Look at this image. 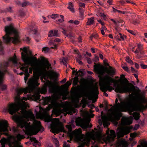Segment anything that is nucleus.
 I'll return each instance as SVG.
<instances>
[{
  "label": "nucleus",
  "instance_id": "nucleus-1",
  "mask_svg": "<svg viewBox=\"0 0 147 147\" xmlns=\"http://www.w3.org/2000/svg\"><path fill=\"white\" fill-rule=\"evenodd\" d=\"M20 49L23 51L21 53V57L22 60L24 62V64H23L20 63H18L15 55L13 57L9 59L7 61H4L3 63H0V68L2 69L5 73L7 72V68L11 62H12L14 66L17 67L19 66L20 69L24 72V80L26 83L27 81L28 78L30 76L29 73L32 74L33 70L34 76L30 78L27 83L28 87L24 88H18L16 90L17 96H16L15 100L19 104H21L22 102L24 104H25L26 102L23 100H27L30 98V95L27 94V97H24L22 99L20 97L21 94L23 93H24L25 94H26L28 92L30 93L33 91L35 87L38 86L39 84L38 83L39 78L37 75H45L48 71L47 70H49L51 68V64L49 63L47 60L45 59L44 60L45 61V66L39 67H30L28 71V65L30 63L31 59L28 54L27 49L26 47H24L23 49L21 48Z\"/></svg>",
  "mask_w": 147,
  "mask_h": 147
},
{
  "label": "nucleus",
  "instance_id": "nucleus-2",
  "mask_svg": "<svg viewBox=\"0 0 147 147\" xmlns=\"http://www.w3.org/2000/svg\"><path fill=\"white\" fill-rule=\"evenodd\" d=\"M4 30L5 34L2 37L4 43L8 44L12 41L16 44L20 42L18 32L11 25L6 26Z\"/></svg>",
  "mask_w": 147,
  "mask_h": 147
},
{
  "label": "nucleus",
  "instance_id": "nucleus-3",
  "mask_svg": "<svg viewBox=\"0 0 147 147\" xmlns=\"http://www.w3.org/2000/svg\"><path fill=\"white\" fill-rule=\"evenodd\" d=\"M15 121L18 127L13 126L12 130L14 133H18L19 130L18 127L22 129L24 128L26 130L28 129L30 127V123H28L22 117H17L15 119Z\"/></svg>",
  "mask_w": 147,
  "mask_h": 147
},
{
  "label": "nucleus",
  "instance_id": "nucleus-4",
  "mask_svg": "<svg viewBox=\"0 0 147 147\" xmlns=\"http://www.w3.org/2000/svg\"><path fill=\"white\" fill-rule=\"evenodd\" d=\"M107 84L102 85L101 88V90L103 92H104V95L106 96H108V94L105 92L107 90L111 92L114 89V88L111 86L113 85L112 83H114L115 80L109 76H107Z\"/></svg>",
  "mask_w": 147,
  "mask_h": 147
},
{
  "label": "nucleus",
  "instance_id": "nucleus-5",
  "mask_svg": "<svg viewBox=\"0 0 147 147\" xmlns=\"http://www.w3.org/2000/svg\"><path fill=\"white\" fill-rule=\"evenodd\" d=\"M33 97L36 101H39L40 102L42 103L44 105H48L49 103H51L53 101V99L52 96H47L45 97L42 96V100L40 99V95L39 93H34L33 95Z\"/></svg>",
  "mask_w": 147,
  "mask_h": 147
},
{
  "label": "nucleus",
  "instance_id": "nucleus-6",
  "mask_svg": "<svg viewBox=\"0 0 147 147\" xmlns=\"http://www.w3.org/2000/svg\"><path fill=\"white\" fill-rule=\"evenodd\" d=\"M113 86L115 88V91L116 93L121 94L131 93V89L127 86H123L117 84H114L113 85Z\"/></svg>",
  "mask_w": 147,
  "mask_h": 147
},
{
  "label": "nucleus",
  "instance_id": "nucleus-7",
  "mask_svg": "<svg viewBox=\"0 0 147 147\" xmlns=\"http://www.w3.org/2000/svg\"><path fill=\"white\" fill-rule=\"evenodd\" d=\"M115 107L116 110L113 113V115L117 121L120 119L122 116V113L120 111H125V109H122V105L120 102H117L116 103Z\"/></svg>",
  "mask_w": 147,
  "mask_h": 147
},
{
  "label": "nucleus",
  "instance_id": "nucleus-8",
  "mask_svg": "<svg viewBox=\"0 0 147 147\" xmlns=\"http://www.w3.org/2000/svg\"><path fill=\"white\" fill-rule=\"evenodd\" d=\"M19 110V108L17 105L13 103L9 104L7 107L4 109L5 111L8 112L11 115L18 113Z\"/></svg>",
  "mask_w": 147,
  "mask_h": 147
},
{
  "label": "nucleus",
  "instance_id": "nucleus-9",
  "mask_svg": "<svg viewBox=\"0 0 147 147\" xmlns=\"http://www.w3.org/2000/svg\"><path fill=\"white\" fill-rule=\"evenodd\" d=\"M29 34H30L34 35V37L35 40L37 42L39 41L40 39V36L39 34L37 33V30L32 26H30L28 30Z\"/></svg>",
  "mask_w": 147,
  "mask_h": 147
},
{
  "label": "nucleus",
  "instance_id": "nucleus-10",
  "mask_svg": "<svg viewBox=\"0 0 147 147\" xmlns=\"http://www.w3.org/2000/svg\"><path fill=\"white\" fill-rule=\"evenodd\" d=\"M36 124L34 125L32 127V129L35 131V134L40 131L42 132L44 130V128L41 125L40 121H36Z\"/></svg>",
  "mask_w": 147,
  "mask_h": 147
},
{
  "label": "nucleus",
  "instance_id": "nucleus-11",
  "mask_svg": "<svg viewBox=\"0 0 147 147\" xmlns=\"http://www.w3.org/2000/svg\"><path fill=\"white\" fill-rule=\"evenodd\" d=\"M4 74V73L0 70V88L2 90H5L6 88V86L2 84Z\"/></svg>",
  "mask_w": 147,
  "mask_h": 147
},
{
  "label": "nucleus",
  "instance_id": "nucleus-12",
  "mask_svg": "<svg viewBox=\"0 0 147 147\" xmlns=\"http://www.w3.org/2000/svg\"><path fill=\"white\" fill-rule=\"evenodd\" d=\"M60 42V40L58 38H56L54 40H51L50 41V44L52 45L53 47H51L52 49H56L57 47V45L55 44V42Z\"/></svg>",
  "mask_w": 147,
  "mask_h": 147
},
{
  "label": "nucleus",
  "instance_id": "nucleus-13",
  "mask_svg": "<svg viewBox=\"0 0 147 147\" xmlns=\"http://www.w3.org/2000/svg\"><path fill=\"white\" fill-rule=\"evenodd\" d=\"M74 121L71 120V122H69V125H66V128L69 132L71 131L72 128H74L75 127V126L74 124Z\"/></svg>",
  "mask_w": 147,
  "mask_h": 147
},
{
  "label": "nucleus",
  "instance_id": "nucleus-14",
  "mask_svg": "<svg viewBox=\"0 0 147 147\" xmlns=\"http://www.w3.org/2000/svg\"><path fill=\"white\" fill-rule=\"evenodd\" d=\"M126 36L121 33H118L117 34L116 33L115 36V38L120 41L121 40H124L125 38H126Z\"/></svg>",
  "mask_w": 147,
  "mask_h": 147
},
{
  "label": "nucleus",
  "instance_id": "nucleus-15",
  "mask_svg": "<svg viewBox=\"0 0 147 147\" xmlns=\"http://www.w3.org/2000/svg\"><path fill=\"white\" fill-rule=\"evenodd\" d=\"M58 31L57 30H55L54 31L53 30H51L49 32V33L48 34V37H52L53 36H58V35L57 33Z\"/></svg>",
  "mask_w": 147,
  "mask_h": 147
},
{
  "label": "nucleus",
  "instance_id": "nucleus-16",
  "mask_svg": "<svg viewBox=\"0 0 147 147\" xmlns=\"http://www.w3.org/2000/svg\"><path fill=\"white\" fill-rule=\"evenodd\" d=\"M44 79L46 81H43V79H42L41 81L42 82H44L45 86L46 87V88L50 82V81L48 79H47L46 78V77H45ZM43 90H44V92H47L46 88H44Z\"/></svg>",
  "mask_w": 147,
  "mask_h": 147
},
{
  "label": "nucleus",
  "instance_id": "nucleus-17",
  "mask_svg": "<svg viewBox=\"0 0 147 147\" xmlns=\"http://www.w3.org/2000/svg\"><path fill=\"white\" fill-rule=\"evenodd\" d=\"M78 84L77 82H74L73 85L74 86H75V87H74V88L75 89V91L76 92H78L80 91V86H76Z\"/></svg>",
  "mask_w": 147,
  "mask_h": 147
},
{
  "label": "nucleus",
  "instance_id": "nucleus-18",
  "mask_svg": "<svg viewBox=\"0 0 147 147\" xmlns=\"http://www.w3.org/2000/svg\"><path fill=\"white\" fill-rule=\"evenodd\" d=\"M94 17H92L88 19V20L86 23L87 25H90L93 24L94 22Z\"/></svg>",
  "mask_w": 147,
  "mask_h": 147
},
{
  "label": "nucleus",
  "instance_id": "nucleus-19",
  "mask_svg": "<svg viewBox=\"0 0 147 147\" xmlns=\"http://www.w3.org/2000/svg\"><path fill=\"white\" fill-rule=\"evenodd\" d=\"M81 127L84 130H87L88 128H91L92 127V125H90L89 123H88L82 125Z\"/></svg>",
  "mask_w": 147,
  "mask_h": 147
},
{
  "label": "nucleus",
  "instance_id": "nucleus-20",
  "mask_svg": "<svg viewBox=\"0 0 147 147\" xmlns=\"http://www.w3.org/2000/svg\"><path fill=\"white\" fill-rule=\"evenodd\" d=\"M67 8L69 9L72 12H74L75 11L74 9V5L71 2H70L69 3V6L67 7Z\"/></svg>",
  "mask_w": 147,
  "mask_h": 147
},
{
  "label": "nucleus",
  "instance_id": "nucleus-21",
  "mask_svg": "<svg viewBox=\"0 0 147 147\" xmlns=\"http://www.w3.org/2000/svg\"><path fill=\"white\" fill-rule=\"evenodd\" d=\"M7 141V140L5 138H3L0 140V142L1 145V147H5V144Z\"/></svg>",
  "mask_w": 147,
  "mask_h": 147
},
{
  "label": "nucleus",
  "instance_id": "nucleus-22",
  "mask_svg": "<svg viewBox=\"0 0 147 147\" xmlns=\"http://www.w3.org/2000/svg\"><path fill=\"white\" fill-rule=\"evenodd\" d=\"M22 137L23 136L20 134H17L16 136V138H17V140L16 141V143L19 144H20L19 142L21 141L22 139Z\"/></svg>",
  "mask_w": 147,
  "mask_h": 147
},
{
  "label": "nucleus",
  "instance_id": "nucleus-23",
  "mask_svg": "<svg viewBox=\"0 0 147 147\" xmlns=\"http://www.w3.org/2000/svg\"><path fill=\"white\" fill-rule=\"evenodd\" d=\"M120 144L122 147H128V144L127 142L125 140H122L120 142Z\"/></svg>",
  "mask_w": 147,
  "mask_h": 147
},
{
  "label": "nucleus",
  "instance_id": "nucleus-24",
  "mask_svg": "<svg viewBox=\"0 0 147 147\" xmlns=\"http://www.w3.org/2000/svg\"><path fill=\"white\" fill-rule=\"evenodd\" d=\"M63 30L62 31V32L63 34L67 37H69V38H70V39H72L74 37L73 36L71 35L70 34H67L66 33V31L64 29H63Z\"/></svg>",
  "mask_w": 147,
  "mask_h": 147
},
{
  "label": "nucleus",
  "instance_id": "nucleus-25",
  "mask_svg": "<svg viewBox=\"0 0 147 147\" xmlns=\"http://www.w3.org/2000/svg\"><path fill=\"white\" fill-rule=\"evenodd\" d=\"M110 69H108L107 71V73L110 75H114L115 74V72L114 70L111 69V67L109 66Z\"/></svg>",
  "mask_w": 147,
  "mask_h": 147
},
{
  "label": "nucleus",
  "instance_id": "nucleus-26",
  "mask_svg": "<svg viewBox=\"0 0 147 147\" xmlns=\"http://www.w3.org/2000/svg\"><path fill=\"white\" fill-rule=\"evenodd\" d=\"M4 47L2 46V42L0 41V54L3 55L4 54Z\"/></svg>",
  "mask_w": 147,
  "mask_h": 147
},
{
  "label": "nucleus",
  "instance_id": "nucleus-27",
  "mask_svg": "<svg viewBox=\"0 0 147 147\" xmlns=\"http://www.w3.org/2000/svg\"><path fill=\"white\" fill-rule=\"evenodd\" d=\"M110 132L111 133V136H113L115 134V131L114 130H111L109 131V129L106 131V133L108 135H110Z\"/></svg>",
  "mask_w": 147,
  "mask_h": 147
},
{
  "label": "nucleus",
  "instance_id": "nucleus-28",
  "mask_svg": "<svg viewBox=\"0 0 147 147\" xmlns=\"http://www.w3.org/2000/svg\"><path fill=\"white\" fill-rule=\"evenodd\" d=\"M105 117L104 116H102L101 119H99L98 120V122L100 125H101L103 123V121L105 119Z\"/></svg>",
  "mask_w": 147,
  "mask_h": 147
},
{
  "label": "nucleus",
  "instance_id": "nucleus-29",
  "mask_svg": "<svg viewBox=\"0 0 147 147\" xmlns=\"http://www.w3.org/2000/svg\"><path fill=\"white\" fill-rule=\"evenodd\" d=\"M29 4L30 3L28 1L24 0V1L23 3L21 4V5L22 7H24L27 5H29Z\"/></svg>",
  "mask_w": 147,
  "mask_h": 147
},
{
  "label": "nucleus",
  "instance_id": "nucleus-30",
  "mask_svg": "<svg viewBox=\"0 0 147 147\" xmlns=\"http://www.w3.org/2000/svg\"><path fill=\"white\" fill-rule=\"evenodd\" d=\"M92 93L95 95H98L99 94V91L98 88L96 87L92 91Z\"/></svg>",
  "mask_w": 147,
  "mask_h": 147
},
{
  "label": "nucleus",
  "instance_id": "nucleus-31",
  "mask_svg": "<svg viewBox=\"0 0 147 147\" xmlns=\"http://www.w3.org/2000/svg\"><path fill=\"white\" fill-rule=\"evenodd\" d=\"M126 61L128 63L131 65H134V63L128 57H126Z\"/></svg>",
  "mask_w": 147,
  "mask_h": 147
},
{
  "label": "nucleus",
  "instance_id": "nucleus-32",
  "mask_svg": "<svg viewBox=\"0 0 147 147\" xmlns=\"http://www.w3.org/2000/svg\"><path fill=\"white\" fill-rule=\"evenodd\" d=\"M30 140L31 142H34L35 144H38V142L36 140L35 138H30Z\"/></svg>",
  "mask_w": 147,
  "mask_h": 147
},
{
  "label": "nucleus",
  "instance_id": "nucleus-33",
  "mask_svg": "<svg viewBox=\"0 0 147 147\" xmlns=\"http://www.w3.org/2000/svg\"><path fill=\"white\" fill-rule=\"evenodd\" d=\"M142 49H143V47H138L134 52V53L136 54H138L140 51V50Z\"/></svg>",
  "mask_w": 147,
  "mask_h": 147
},
{
  "label": "nucleus",
  "instance_id": "nucleus-34",
  "mask_svg": "<svg viewBox=\"0 0 147 147\" xmlns=\"http://www.w3.org/2000/svg\"><path fill=\"white\" fill-rule=\"evenodd\" d=\"M77 133L79 136L81 135L84 136V135L82 134V131L81 129L80 128H79L77 130Z\"/></svg>",
  "mask_w": 147,
  "mask_h": 147
},
{
  "label": "nucleus",
  "instance_id": "nucleus-35",
  "mask_svg": "<svg viewBox=\"0 0 147 147\" xmlns=\"http://www.w3.org/2000/svg\"><path fill=\"white\" fill-rule=\"evenodd\" d=\"M19 15L21 17H23L25 15V13L24 12L23 10H20L19 11Z\"/></svg>",
  "mask_w": 147,
  "mask_h": 147
},
{
  "label": "nucleus",
  "instance_id": "nucleus-36",
  "mask_svg": "<svg viewBox=\"0 0 147 147\" xmlns=\"http://www.w3.org/2000/svg\"><path fill=\"white\" fill-rule=\"evenodd\" d=\"M78 72V73H80L82 76L84 75L85 73V71H84V69H80Z\"/></svg>",
  "mask_w": 147,
  "mask_h": 147
},
{
  "label": "nucleus",
  "instance_id": "nucleus-37",
  "mask_svg": "<svg viewBox=\"0 0 147 147\" xmlns=\"http://www.w3.org/2000/svg\"><path fill=\"white\" fill-rule=\"evenodd\" d=\"M135 119L136 120H138L140 118V114L139 113H136L135 116Z\"/></svg>",
  "mask_w": 147,
  "mask_h": 147
},
{
  "label": "nucleus",
  "instance_id": "nucleus-38",
  "mask_svg": "<svg viewBox=\"0 0 147 147\" xmlns=\"http://www.w3.org/2000/svg\"><path fill=\"white\" fill-rule=\"evenodd\" d=\"M60 16L61 17V18L60 19H59L58 20V22H59L60 23H61L62 22H63V21H64V20L63 19L64 18V16L62 15H60Z\"/></svg>",
  "mask_w": 147,
  "mask_h": 147
},
{
  "label": "nucleus",
  "instance_id": "nucleus-39",
  "mask_svg": "<svg viewBox=\"0 0 147 147\" xmlns=\"http://www.w3.org/2000/svg\"><path fill=\"white\" fill-rule=\"evenodd\" d=\"M140 66L143 69H146L147 68V65H145L143 64H141Z\"/></svg>",
  "mask_w": 147,
  "mask_h": 147
},
{
  "label": "nucleus",
  "instance_id": "nucleus-40",
  "mask_svg": "<svg viewBox=\"0 0 147 147\" xmlns=\"http://www.w3.org/2000/svg\"><path fill=\"white\" fill-rule=\"evenodd\" d=\"M94 68L96 71H98L99 70V66L96 64L94 65Z\"/></svg>",
  "mask_w": 147,
  "mask_h": 147
},
{
  "label": "nucleus",
  "instance_id": "nucleus-41",
  "mask_svg": "<svg viewBox=\"0 0 147 147\" xmlns=\"http://www.w3.org/2000/svg\"><path fill=\"white\" fill-rule=\"evenodd\" d=\"M58 16V15L57 14H53L51 16V17L53 19H55Z\"/></svg>",
  "mask_w": 147,
  "mask_h": 147
},
{
  "label": "nucleus",
  "instance_id": "nucleus-42",
  "mask_svg": "<svg viewBox=\"0 0 147 147\" xmlns=\"http://www.w3.org/2000/svg\"><path fill=\"white\" fill-rule=\"evenodd\" d=\"M81 15L82 16L84 15V11L83 9L81 8H79V9Z\"/></svg>",
  "mask_w": 147,
  "mask_h": 147
},
{
  "label": "nucleus",
  "instance_id": "nucleus-43",
  "mask_svg": "<svg viewBox=\"0 0 147 147\" xmlns=\"http://www.w3.org/2000/svg\"><path fill=\"white\" fill-rule=\"evenodd\" d=\"M49 50V48L47 47H43L42 49V51H44L45 52H48Z\"/></svg>",
  "mask_w": 147,
  "mask_h": 147
},
{
  "label": "nucleus",
  "instance_id": "nucleus-44",
  "mask_svg": "<svg viewBox=\"0 0 147 147\" xmlns=\"http://www.w3.org/2000/svg\"><path fill=\"white\" fill-rule=\"evenodd\" d=\"M70 145L69 144H67V142H64L63 144V147H69Z\"/></svg>",
  "mask_w": 147,
  "mask_h": 147
},
{
  "label": "nucleus",
  "instance_id": "nucleus-45",
  "mask_svg": "<svg viewBox=\"0 0 147 147\" xmlns=\"http://www.w3.org/2000/svg\"><path fill=\"white\" fill-rule=\"evenodd\" d=\"M122 68L124 70L127 71V72H128L129 71V69L127 67H126L125 66H124L122 67Z\"/></svg>",
  "mask_w": 147,
  "mask_h": 147
},
{
  "label": "nucleus",
  "instance_id": "nucleus-46",
  "mask_svg": "<svg viewBox=\"0 0 147 147\" xmlns=\"http://www.w3.org/2000/svg\"><path fill=\"white\" fill-rule=\"evenodd\" d=\"M127 31L130 33L131 34L135 35H136V33L134 32V31L130 30H127Z\"/></svg>",
  "mask_w": 147,
  "mask_h": 147
},
{
  "label": "nucleus",
  "instance_id": "nucleus-47",
  "mask_svg": "<svg viewBox=\"0 0 147 147\" xmlns=\"http://www.w3.org/2000/svg\"><path fill=\"white\" fill-rule=\"evenodd\" d=\"M87 62L89 64H91L92 63V61L90 58H87Z\"/></svg>",
  "mask_w": 147,
  "mask_h": 147
},
{
  "label": "nucleus",
  "instance_id": "nucleus-48",
  "mask_svg": "<svg viewBox=\"0 0 147 147\" xmlns=\"http://www.w3.org/2000/svg\"><path fill=\"white\" fill-rule=\"evenodd\" d=\"M140 127V125L138 124H136L135 125L134 130H137Z\"/></svg>",
  "mask_w": 147,
  "mask_h": 147
},
{
  "label": "nucleus",
  "instance_id": "nucleus-49",
  "mask_svg": "<svg viewBox=\"0 0 147 147\" xmlns=\"http://www.w3.org/2000/svg\"><path fill=\"white\" fill-rule=\"evenodd\" d=\"M99 60V57L98 56L95 55V58L94 59V61L96 62L97 61Z\"/></svg>",
  "mask_w": 147,
  "mask_h": 147
},
{
  "label": "nucleus",
  "instance_id": "nucleus-50",
  "mask_svg": "<svg viewBox=\"0 0 147 147\" xmlns=\"http://www.w3.org/2000/svg\"><path fill=\"white\" fill-rule=\"evenodd\" d=\"M73 113H75L74 109H72L70 111L68 112V114L70 115H72Z\"/></svg>",
  "mask_w": 147,
  "mask_h": 147
},
{
  "label": "nucleus",
  "instance_id": "nucleus-51",
  "mask_svg": "<svg viewBox=\"0 0 147 147\" xmlns=\"http://www.w3.org/2000/svg\"><path fill=\"white\" fill-rule=\"evenodd\" d=\"M138 147H147V142L146 143L145 145H143L142 144L141 145H138L137 146Z\"/></svg>",
  "mask_w": 147,
  "mask_h": 147
},
{
  "label": "nucleus",
  "instance_id": "nucleus-52",
  "mask_svg": "<svg viewBox=\"0 0 147 147\" xmlns=\"http://www.w3.org/2000/svg\"><path fill=\"white\" fill-rule=\"evenodd\" d=\"M88 107H89L90 108L92 109H93L94 107H95L94 105L92 104L88 105Z\"/></svg>",
  "mask_w": 147,
  "mask_h": 147
},
{
  "label": "nucleus",
  "instance_id": "nucleus-53",
  "mask_svg": "<svg viewBox=\"0 0 147 147\" xmlns=\"http://www.w3.org/2000/svg\"><path fill=\"white\" fill-rule=\"evenodd\" d=\"M79 5L80 7H82L84 8L85 7V4H84V3H80Z\"/></svg>",
  "mask_w": 147,
  "mask_h": 147
},
{
  "label": "nucleus",
  "instance_id": "nucleus-54",
  "mask_svg": "<svg viewBox=\"0 0 147 147\" xmlns=\"http://www.w3.org/2000/svg\"><path fill=\"white\" fill-rule=\"evenodd\" d=\"M139 53L140 55H144L145 54L144 51L143 50V49L142 50H140V51Z\"/></svg>",
  "mask_w": 147,
  "mask_h": 147
},
{
  "label": "nucleus",
  "instance_id": "nucleus-55",
  "mask_svg": "<svg viewBox=\"0 0 147 147\" xmlns=\"http://www.w3.org/2000/svg\"><path fill=\"white\" fill-rule=\"evenodd\" d=\"M11 9L12 8L11 7H7L6 8L7 10L9 12H11Z\"/></svg>",
  "mask_w": 147,
  "mask_h": 147
},
{
  "label": "nucleus",
  "instance_id": "nucleus-56",
  "mask_svg": "<svg viewBox=\"0 0 147 147\" xmlns=\"http://www.w3.org/2000/svg\"><path fill=\"white\" fill-rule=\"evenodd\" d=\"M80 22L78 20H76L74 22V23L76 25H78L79 24Z\"/></svg>",
  "mask_w": 147,
  "mask_h": 147
},
{
  "label": "nucleus",
  "instance_id": "nucleus-57",
  "mask_svg": "<svg viewBox=\"0 0 147 147\" xmlns=\"http://www.w3.org/2000/svg\"><path fill=\"white\" fill-rule=\"evenodd\" d=\"M98 22L100 24H101V25L103 26L104 25V22H102L101 20H98Z\"/></svg>",
  "mask_w": 147,
  "mask_h": 147
},
{
  "label": "nucleus",
  "instance_id": "nucleus-58",
  "mask_svg": "<svg viewBox=\"0 0 147 147\" xmlns=\"http://www.w3.org/2000/svg\"><path fill=\"white\" fill-rule=\"evenodd\" d=\"M73 74H75L76 75H78V72L77 70L76 69V70H73Z\"/></svg>",
  "mask_w": 147,
  "mask_h": 147
},
{
  "label": "nucleus",
  "instance_id": "nucleus-59",
  "mask_svg": "<svg viewBox=\"0 0 147 147\" xmlns=\"http://www.w3.org/2000/svg\"><path fill=\"white\" fill-rule=\"evenodd\" d=\"M135 67L137 69H138L139 67V65L136 63H135Z\"/></svg>",
  "mask_w": 147,
  "mask_h": 147
},
{
  "label": "nucleus",
  "instance_id": "nucleus-60",
  "mask_svg": "<svg viewBox=\"0 0 147 147\" xmlns=\"http://www.w3.org/2000/svg\"><path fill=\"white\" fill-rule=\"evenodd\" d=\"M113 2V0H108L107 1V2L109 4V5H111Z\"/></svg>",
  "mask_w": 147,
  "mask_h": 147
},
{
  "label": "nucleus",
  "instance_id": "nucleus-61",
  "mask_svg": "<svg viewBox=\"0 0 147 147\" xmlns=\"http://www.w3.org/2000/svg\"><path fill=\"white\" fill-rule=\"evenodd\" d=\"M139 23V22L136 21H134L133 22V24L135 25H137Z\"/></svg>",
  "mask_w": 147,
  "mask_h": 147
},
{
  "label": "nucleus",
  "instance_id": "nucleus-62",
  "mask_svg": "<svg viewBox=\"0 0 147 147\" xmlns=\"http://www.w3.org/2000/svg\"><path fill=\"white\" fill-rule=\"evenodd\" d=\"M91 51L93 53H95V49L94 48H91L90 49Z\"/></svg>",
  "mask_w": 147,
  "mask_h": 147
},
{
  "label": "nucleus",
  "instance_id": "nucleus-63",
  "mask_svg": "<svg viewBox=\"0 0 147 147\" xmlns=\"http://www.w3.org/2000/svg\"><path fill=\"white\" fill-rule=\"evenodd\" d=\"M71 84V82L69 81H67L66 83V85L67 86H69Z\"/></svg>",
  "mask_w": 147,
  "mask_h": 147
},
{
  "label": "nucleus",
  "instance_id": "nucleus-64",
  "mask_svg": "<svg viewBox=\"0 0 147 147\" xmlns=\"http://www.w3.org/2000/svg\"><path fill=\"white\" fill-rule=\"evenodd\" d=\"M92 36H93V37L95 38H97L98 37V35L97 34H95L92 35Z\"/></svg>",
  "mask_w": 147,
  "mask_h": 147
}]
</instances>
